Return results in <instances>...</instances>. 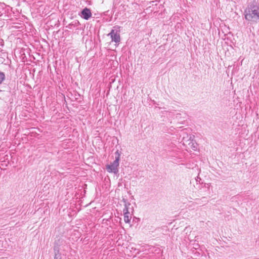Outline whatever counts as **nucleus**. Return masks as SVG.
Here are the masks:
<instances>
[{
    "label": "nucleus",
    "mask_w": 259,
    "mask_h": 259,
    "mask_svg": "<svg viewBox=\"0 0 259 259\" xmlns=\"http://www.w3.org/2000/svg\"><path fill=\"white\" fill-rule=\"evenodd\" d=\"M60 240L55 241L54 246V259H61V254L60 252L59 247L60 246Z\"/></svg>",
    "instance_id": "obj_4"
},
{
    "label": "nucleus",
    "mask_w": 259,
    "mask_h": 259,
    "mask_svg": "<svg viewBox=\"0 0 259 259\" xmlns=\"http://www.w3.org/2000/svg\"><path fill=\"white\" fill-rule=\"evenodd\" d=\"M115 158L113 162L110 164L106 165V168L107 171L109 173H114L117 174L118 172V167L119 165V160L120 154L118 151H116L115 153Z\"/></svg>",
    "instance_id": "obj_2"
},
{
    "label": "nucleus",
    "mask_w": 259,
    "mask_h": 259,
    "mask_svg": "<svg viewBox=\"0 0 259 259\" xmlns=\"http://www.w3.org/2000/svg\"><path fill=\"white\" fill-rule=\"evenodd\" d=\"M91 10L88 8H85L80 12L79 15L85 20H89L92 17Z\"/></svg>",
    "instance_id": "obj_5"
},
{
    "label": "nucleus",
    "mask_w": 259,
    "mask_h": 259,
    "mask_svg": "<svg viewBox=\"0 0 259 259\" xmlns=\"http://www.w3.org/2000/svg\"><path fill=\"white\" fill-rule=\"evenodd\" d=\"M108 35L110 36L112 41H114L116 43H119L120 42V35L117 32L115 31L114 30H112Z\"/></svg>",
    "instance_id": "obj_6"
},
{
    "label": "nucleus",
    "mask_w": 259,
    "mask_h": 259,
    "mask_svg": "<svg viewBox=\"0 0 259 259\" xmlns=\"http://www.w3.org/2000/svg\"><path fill=\"white\" fill-rule=\"evenodd\" d=\"M5 79V74L4 72L0 71V84H1L3 81Z\"/></svg>",
    "instance_id": "obj_10"
},
{
    "label": "nucleus",
    "mask_w": 259,
    "mask_h": 259,
    "mask_svg": "<svg viewBox=\"0 0 259 259\" xmlns=\"http://www.w3.org/2000/svg\"><path fill=\"white\" fill-rule=\"evenodd\" d=\"M190 146V147L192 148L194 150H196L197 149V144L192 138L190 140V141L187 144Z\"/></svg>",
    "instance_id": "obj_7"
},
{
    "label": "nucleus",
    "mask_w": 259,
    "mask_h": 259,
    "mask_svg": "<svg viewBox=\"0 0 259 259\" xmlns=\"http://www.w3.org/2000/svg\"><path fill=\"white\" fill-rule=\"evenodd\" d=\"M245 20L256 23L259 21V7L254 4H249L244 10Z\"/></svg>",
    "instance_id": "obj_1"
},
{
    "label": "nucleus",
    "mask_w": 259,
    "mask_h": 259,
    "mask_svg": "<svg viewBox=\"0 0 259 259\" xmlns=\"http://www.w3.org/2000/svg\"><path fill=\"white\" fill-rule=\"evenodd\" d=\"M130 205V203H125L124 205V208L123 210V212L124 214H130V212L128 210V206Z\"/></svg>",
    "instance_id": "obj_8"
},
{
    "label": "nucleus",
    "mask_w": 259,
    "mask_h": 259,
    "mask_svg": "<svg viewBox=\"0 0 259 259\" xmlns=\"http://www.w3.org/2000/svg\"><path fill=\"white\" fill-rule=\"evenodd\" d=\"M130 214H124V221L125 223H128L130 222L131 217L129 215Z\"/></svg>",
    "instance_id": "obj_9"
},
{
    "label": "nucleus",
    "mask_w": 259,
    "mask_h": 259,
    "mask_svg": "<svg viewBox=\"0 0 259 259\" xmlns=\"http://www.w3.org/2000/svg\"><path fill=\"white\" fill-rule=\"evenodd\" d=\"M192 138H193V137L188 134L186 129H184L181 131L179 140H181V142L183 143V145L187 144Z\"/></svg>",
    "instance_id": "obj_3"
}]
</instances>
